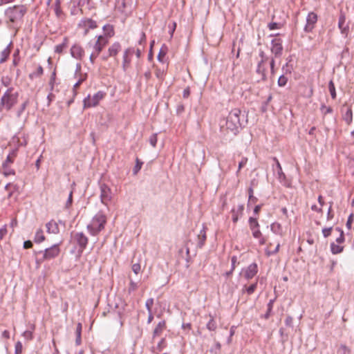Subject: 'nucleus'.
Here are the masks:
<instances>
[{
	"label": "nucleus",
	"instance_id": "f257e3e1",
	"mask_svg": "<svg viewBox=\"0 0 354 354\" xmlns=\"http://www.w3.org/2000/svg\"><path fill=\"white\" fill-rule=\"evenodd\" d=\"M247 122L245 113H242L239 109H234L229 113L225 125L227 129L231 131L236 136Z\"/></svg>",
	"mask_w": 354,
	"mask_h": 354
},
{
	"label": "nucleus",
	"instance_id": "f03ea898",
	"mask_svg": "<svg viewBox=\"0 0 354 354\" xmlns=\"http://www.w3.org/2000/svg\"><path fill=\"white\" fill-rule=\"evenodd\" d=\"M106 223V216L102 212H98L92 218L91 223L87 225V230L93 236H97L102 230Z\"/></svg>",
	"mask_w": 354,
	"mask_h": 354
},
{
	"label": "nucleus",
	"instance_id": "7ed1b4c3",
	"mask_svg": "<svg viewBox=\"0 0 354 354\" xmlns=\"http://www.w3.org/2000/svg\"><path fill=\"white\" fill-rule=\"evenodd\" d=\"M14 88L10 87L3 93L0 102V111L3 109L10 111L17 102L18 93H13Z\"/></svg>",
	"mask_w": 354,
	"mask_h": 354
},
{
	"label": "nucleus",
	"instance_id": "20e7f679",
	"mask_svg": "<svg viewBox=\"0 0 354 354\" xmlns=\"http://www.w3.org/2000/svg\"><path fill=\"white\" fill-rule=\"evenodd\" d=\"M26 11L24 6L17 5L8 8L5 10V15L8 18L10 22L15 24L23 19Z\"/></svg>",
	"mask_w": 354,
	"mask_h": 354
},
{
	"label": "nucleus",
	"instance_id": "39448f33",
	"mask_svg": "<svg viewBox=\"0 0 354 354\" xmlns=\"http://www.w3.org/2000/svg\"><path fill=\"white\" fill-rule=\"evenodd\" d=\"M36 254H42L43 257L41 259H37L36 262L37 263H41L46 260H50L55 257H57L60 253L59 244H54L50 248L45 249L44 251L40 250L39 252H35Z\"/></svg>",
	"mask_w": 354,
	"mask_h": 354
},
{
	"label": "nucleus",
	"instance_id": "423d86ee",
	"mask_svg": "<svg viewBox=\"0 0 354 354\" xmlns=\"http://www.w3.org/2000/svg\"><path fill=\"white\" fill-rule=\"evenodd\" d=\"M72 239L74 242L78 245V256L80 257L84 250L86 248L88 239L83 232H72Z\"/></svg>",
	"mask_w": 354,
	"mask_h": 354
},
{
	"label": "nucleus",
	"instance_id": "0eeeda50",
	"mask_svg": "<svg viewBox=\"0 0 354 354\" xmlns=\"http://www.w3.org/2000/svg\"><path fill=\"white\" fill-rule=\"evenodd\" d=\"M108 39L103 35H100L93 46L95 53L90 55L89 59L92 64H94L95 58L100 55L104 46L108 44Z\"/></svg>",
	"mask_w": 354,
	"mask_h": 354
},
{
	"label": "nucleus",
	"instance_id": "6e6552de",
	"mask_svg": "<svg viewBox=\"0 0 354 354\" xmlns=\"http://www.w3.org/2000/svg\"><path fill=\"white\" fill-rule=\"evenodd\" d=\"M106 95V93L104 91H99L96 93H95L92 97L88 95L84 100V107L89 108L96 106L100 101L102 100Z\"/></svg>",
	"mask_w": 354,
	"mask_h": 354
},
{
	"label": "nucleus",
	"instance_id": "1a4fd4ad",
	"mask_svg": "<svg viewBox=\"0 0 354 354\" xmlns=\"http://www.w3.org/2000/svg\"><path fill=\"white\" fill-rule=\"evenodd\" d=\"M100 201L101 203L106 206L108 205L109 202L112 200V192L111 188L105 183H100Z\"/></svg>",
	"mask_w": 354,
	"mask_h": 354
},
{
	"label": "nucleus",
	"instance_id": "9d476101",
	"mask_svg": "<svg viewBox=\"0 0 354 354\" xmlns=\"http://www.w3.org/2000/svg\"><path fill=\"white\" fill-rule=\"evenodd\" d=\"M133 0H116L115 7L121 12H130L133 8Z\"/></svg>",
	"mask_w": 354,
	"mask_h": 354
},
{
	"label": "nucleus",
	"instance_id": "9b49d317",
	"mask_svg": "<svg viewBox=\"0 0 354 354\" xmlns=\"http://www.w3.org/2000/svg\"><path fill=\"white\" fill-rule=\"evenodd\" d=\"M271 52L275 57H279L282 55L283 46L281 39H274L271 41Z\"/></svg>",
	"mask_w": 354,
	"mask_h": 354
},
{
	"label": "nucleus",
	"instance_id": "f8f14e48",
	"mask_svg": "<svg viewBox=\"0 0 354 354\" xmlns=\"http://www.w3.org/2000/svg\"><path fill=\"white\" fill-rule=\"evenodd\" d=\"M317 21V15L313 12H310L306 18V24L304 27L306 32H310L315 27V24Z\"/></svg>",
	"mask_w": 354,
	"mask_h": 354
},
{
	"label": "nucleus",
	"instance_id": "ddd939ff",
	"mask_svg": "<svg viewBox=\"0 0 354 354\" xmlns=\"http://www.w3.org/2000/svg\"><path fill=\"white\" fill-rule=\"evenodd\" d=\"M248 223L250 225V230L252 231V235L255 239H259L261 237L262 234L259 230V224L257 218L250 217L248 219Z\"/></svg>",
	"mask_w": 354,
	"mask_h": 354
},
{
	"label": "nucleus",
	"instance_id": "4468645a",
	"mask_svg": "<svg viewBox=\"0 0 354 354\" xmlns=\"http://www.w3.org/2000/svg\"><path fill=\"white\" fill-rule=\"evenodd\" d=\"M71 55L73 57L81 60L84 56V50L79 44H74L71 48Z\"/></svg>",
	"mask_w": 354,
	"mask_h": 354
},
{
	"label": "nucleus",
	"instance_id": "2eb2a0df",
	"mask_svg": "<svg viewBox=\"0 0 354 354\" xmlns=\"http://www.w3.org/2000/svg\"><path fill=\"white\" fill-rule=\"evenodd\" d=\"M258 272V267L256 263H251L245 270L244 277L247 279L253 278Z\"/></svg>",
	"mask_w": 354,
	"mask_h": 354
},
{
	"label": "nucleus",
	"instance_id": "dca6fc26",
	"mask_svg": "<svg viewBox=\"0 0 354 354\" xmlns=\"http://www.w3.org/2000/svg\"><path fill=\"white\" fill-rule=\"evenodd\" d=\"M244 210V205L241 204L239 205L237 209L235 208H232L231 210V213L232 214V221L236 223L239 218V216H242Z\"/></svg>",
	"mask_w": 354,
	"mask_h": 354
},
{
	"label": "nucleus",
	"instance_id": "f3484780",
	"mask_svg": "<svg viewBox=\"0 0 354 354\" xmlns=\"http://www.w3.org/2000/svg\"><path fill=\"white\" fill-rule=\"evenodd\" d=\"M346 17L344 14H341L339 17L338 27L341 30V33L347 35L348 31V26H345Z\"/></svg>",
	"mask_w": 354,
	"mask_h": 354
},
{
	"label": "nucleus",
	"instance_id": "a211bd4d",
	"mask_svg": "<svg viewBox=\"0 0 354 354\" xmlns=\"http://www.w3.org/2000/svg\"><path fill=\"white\" fill-rule=\"evenodd\" d=\"M46 227L48 233L57 234L59 232L58 224L53 220L47 223Z\"/></svg>",
	"mask_w": 354,
	"mask_h": 354
},
{
	"label": "nucleus",
	"instance_id": "6ab92c4d",
	"mask_svg": "<svg viewBox=\"0 0 354 354\" xmlns=\"http://www.w3.org/2000/svg\"><path fill=\"white\" fill-rule=\"evenodd\" d=\"M165 328L166 322L165 320L160 322L153 331V339H154L157 336L160 335V334L165 329Z\"/></svg>",
	"mask_w": 354,
	"mask_h": 354
},
{
	"label": "nucleus",
	"instance_id": "aec40b11",
	"mask_svg": "<svg viewBox=\"0 0 354 354\" xmlns=\"http://www.w3.org/2000/svg\"><path fill=\"white\" fill-rule=\"evenodd\" d=\"M12 48V42L10 41V44L8 45V46L1 53V57L0 59V64H2L7 60V59L10 56Z\"/></svg>",
	"mask_w": 354,
	"mask_h": 354
},
{
	"label": "nucleus",
	"instance_id": "412c9836",
	"mask_svg": "<svg viewBox=\"0 0 354 354\" xmlns=\"http://www.w3.org/2000/svg\"><path fill=\"white\" fill-rule=\"evenodd\" d=\"M17 156V150H12L6 157V160L2 164V168H7L8 165L13 163L15 157Z\"/></svg>",
	"mask_w": 354,
	"mask_h": 354
},
{
	"label": "nucleus",
	"instance_id": "4be33fe9",
	"mask_svg": "<svg viewBox=\"0 0 354 354\" xmlns=\"http://www.w3.org/2000/svg\"><path fill=\"white\" fill-rule=\"evenodd\" d=\"M121 50V45L119 42L113 43L108 50L109 56H115Z\"/></svg>",
	"mask_w": 354,
	"mask_h": 354
},
{
	"label": "nucleus",
	"instance_id": "5701e85b",
	"mask_svg": "<svg viewBox=\"0 0 354 354\" xmlns=\"http://www.w3.org/2000/svg\"><path fill=\"white\" fill-rule=\"evenodd\" d=\"M248 207H249L252 204H254L257 202L258 198L254 196V191L252 187H250L248 189Z\"/></svg>",
	"mask_w": 354,
	"mask_h": 354
},
{
	"label": "nucleus",
	"instance_id": "b1692460",
	"mask_svg": "<svg viewBox=\"0 0 354 354\" xmlns=\"http://www.w3.org/2000/svg\"><path fill=\"white\" fill-rule=\"evenodd\" d=\"M45 236L41 229H38L35 233L34 241L37 243H41L45 240Z\"/></svg>",
	"mask_w": 354,
	"mask_h": 354
},
{
	"label": "nucleus",
	"instance_id": "393cba45",
	"mask_svg": "<svg viewBox=\"0 0 354 354\" xmlns=\"http://www.w3.org/2000/svg\"><path fill=\"white\" fill-rule=\"evenodd\" d=\"M84 26L87 27L88 28L86 29L84 34L86 35L88 29H94L97 28V23L95 21L91 19H87L84 21Z\"/></svg>",
	"mask_w": 354,
	"mask_h": 354
},
{
	"label": "nucleus",
	"instance_id": "a878e982",
	"mask_svg": "<svg viewBox=\"0 0 354 354\" xmlns=\"http://www.w3.org/2000/svg\"><path fill=\"white\" fill-rule=\"evenodd\" d=\"M263 63L259 62L256 70L257 73L261 75V80L265 81L266 80V69L263 67Z\"/></svg>",
	"mask_w": 354,
	"mask_h": 354
},
{
	"label": "nucleus",
	"instance_id": "bb28decb",
	"mask_svg": "<svg viewBox=\"0 0 354 354\" xmlns=\"http://www.w3.org/2000/svg\"><path fill=\"white\" fill-rule=\"evenodd\" d=\"M276 300V297H274V299H270L267 305V311L266 313V314L263 315V317L266 319H268L270 316V314L272 313V308H273V305H274V303Z\"/></svg>",
	"mask_w": 354,
	"mask_h": 354
},
{
	"label": "nucleus",
	"instance_id": "cd10ccee",
	"mask_svg": "<svg viewBox=\"0 0 354 354\" xmlns=\"http://www.w3.org/2000/svg\"><path fill=\"white\" fill-rule=\"evenodd\" d=\"M86 78H87L86 73H85V74L80 73L79 80L73 86V91H74L75 95L76 94V90L79 88L80 84L86 80Z\"/></svg>",
	"mask_w": 354,
	"mask_h": 354
},
{
	"label": "nucleus",
	"instance_id": "c85d7f7f",
	"mask_svg": "<svg viewBox=\"0 0 354 354\" xmlns=\"http://www.w3.org/2000/svg\"><path fill=\"white\" fill-rule=\"evenodd\" d=\"M167 346L166 339L165 338H162L160 341L158 342L156 348L152 347L151 352L155 353V350H158V351L160 352L162 350Z\"/></svg>",
	"mask_w": 354,
	"mask_h": 354
},
{
	"label": "nucleus",
	"instance_id": "c756f323",
	"mask_svg": "<svg viewBox=\"0 0 354 354\" xmlns=\"http://www.w3.org/2000/svg\"><path fill=\"white\" fill-rule=\"evenodd\" d=\"M81 333H82V324L78 323L76 328V339L75 343L77 345H80L82 342L81 340Z\"/></svg>",
	"mask_w": 354,
	"mask_h": 354
},
{
	"label": "nucleus",
	"instance_id": "7c9ffc66",
	"mask_svg": "<svg viewBox=\"0 0 354 354\" xmlns=\"http://www.w3.org/2000/svg\"><path fill=\"white\" fill-rule=\"evenodd\" d=\"M343 119L345 120V122L349 124L352 122L353 121V113H352V110L351 108L348 109V110L346 111V112L345 113V114L343 116Z\"/></svg>",
	"mask_w": 354,
	"mask_h": 354
},
{
	"label": "nucleus",
	"instance_id": "2f4dec72",
	"mask_svg": "<svg viewBox=\"0 0 354 354\" xmlns=\"http://www.w3.org/2000/svg\"><path fill=\"white\" fill-rule=\"evenodd\" d=\"M343 249H344L343 246L337 245L335 243H332L330 244V250H331L332 253L334 254L341 253L343 251Z\"/></svg>",
	"mask_w": 354,
	"mask_h": 354
},
{
	"label": "nucleus",
	"instance_id": "473e14b6",
	"mask_svg": "<svg viewBox=\"0 0 354 354\" xmlns=\"http://www.w3.org/2000/svg\"><path fill=\"white\" fill-rule=\"evenodd\" d=\"M143 165V162L140 160L138 158L136 159V165L133 168V174L136 175L142 168Z\"/></svg>",
	"mask_w": 354,
	"mask_h": 354
},
{
	"label": "nucleus",
	"instance_id": "72a5a7b5",
	"mask_svg": "<svg viewBox=\"0 0 354 354\" xmlns=\"http://www.w3.org/2000/svg\"><path fill=\"white\" fill-rule=\"evenodd\" d=\"M103 30L106 32V35L111 37L114 35V29L113 26L106 24L103 26Z\"/></svg>",
	"mask_w": 354,
	"mask_h": 354
},
{
	"label": "nucleus",
	"instance_id": "f704fd0d",
	"mask_svg": "<svg viewBox=\"0 0 354 354\" xmlns=\"http://www.w3.org/2000/svg\"><path fill=\"white\" fill-rule=\"evenodd\" d=\"M328 90H329L330 94L331 95V97L333 99H335L337 95H336L335 84L333 80H330L328 82Z\"/></svg>",
	"mask_w": 354,
	"mask_h": 354
},
{
	"label": "nucleus",
	"instance_id": "c9c22d12",
	"mask_svg": "<svg viewBox=\"0 0 354 354\" xmlns=\"http://www.w3.org/2000/svg\"><path fill=\"white\" fill-rule=\"evenodd\" d=\"M198 242L197 243V246L198 248H201L204 245L205 240H206L205 232L203 233L201 231V234L198 236Z\"/></svg>",
	"mask_w": 354,
	"mask_h": 354
},
{
	"label": "nucleus",
	"instance_id": "e433bc0d",
	"mask_svg": "<svg viewBox=\"0 0 354 354\" xmlns=\"http://www.w3.org/2000/svg\"><path fill=\"white\" fill-rule=\"evenodd\" d=\"M209 317H210V319L209 320V322L207 324V328L209 330L214 331L216 328V323L214 321L213 317H212L211 315H209Z\"/></svg>",
	"mask_w": 354,
	"mask_h": 354
},
{
	"label": "nucleus",
	"instance_id": "4c0bfd02",
	"mask_svg": "<svg viewBox=\"0 0 354 354\" xmlns=\"http://www.w3.org/2000/svg\"><path fill=\"white\" fill-rule=\"evenodd\" d=\"M274 160L277 162V167L278 169L277 173H278L279 178L280 180L285 179L286 178V175H285V174L282 171V168H281V166L279 162L278 161V160L276 158H274Z\"/></svg>",
	"mask_w": 354,
	"mask_h": 354
},
{
	"label": "nucleus",
	"instance_id": "58836bf2",
	"mask_svg": "<svg viewBox=\"0 0 354 354\" xmlns=\"http://www.w3.org/2000/svg\"><path fill=\"white\" fill-rule=\"evenodd\" d=\"M44 73V69L42 68L41 66H39L37 71L32 73H30L29 75V77L30 79H32L34 76H37V77H40L43 75Z\"/></svg>",
	"mask_w": 354,
	"mask_h": 354
},
{
	"label": "nucleus",
	"instance_id": "ea45409f",
	"mask_svg": "<svg viewBox=\"0 0 354 354\" xmlns=\"http://www.w3.org/2000/svg\"><path fill=\"white\" fill-rule=\"evenodd\" d=\"M288 82V77L284 75H281L277 81L278 86L280 87L285 86Z\"/></svg>",
	"mask_w": 354,
	"mask_h": 354
},
{
	"label": "nucleus",
	"instance_id": "a19ab883",
	"mask_svg": "<svg viewBox=\"0 0 354 354\" xmlns=\"http://www.w3.org/2000/svg\"><path fill=\"white\" fill-rule=\"evenodd\" d=\"M55 78H56V71H55V69L54 71L51 74V76H50V81H49V85H50V91H53V88H54V84H55Z\"/></svg>",
	"mask_w": 354,
	"mask_h": 354
},
{
	"label": "nucleus",
	"instance_id": "79ce46f5",
	"mask_svg": "<svg viewBox=\"0 0 354 354\" xmlns=\"http://www.w3.org/2000/svg\"><path fill=\"white\" fill-rule=\"evenodd\" d=\"M282 70L285 71L286 74H290L293 71V66L287 62L282 68Z\"/></svg>",
	"mask_w": 354,
	"mask_h": 354
},
{
	"label": "nucleus",
	"instance_id": "37998d69",
	"mask_svg": "<svg viewBox=\"0 0 354 354\" xmlns=\"http://www.w3.org/2000/svg\"><path fill=\"white\" fill-rule=\"evenodd\" d=\"M3 169V174L5 176H8L10 175H15V171L11 168L9 167V165H8L7 168H2Z\"/></svg>",
	"mask_w": 354,
	"mask_h": 354
},
{
	"label": "nucleus",
	"instance_id": "c03bdc74",
	"mask_svg": "<svg viewBox=\"0 0 354 354\" xmlns=\"http://www.w3.org/2000/svg\"><path fill=\"white\" fill-rule=\"evenodd\" d=\"M28 104V101H25L21 105V107L20 109L17 111V116L18 118H19L21 116V115L22 114V113L24 112V111L26 109L27 105Z\"/></svg>",
	"mask_w": 354,
	"mask_h": 354
},
{
	"label": "nucleus",
	"instance_id": "a18cd8bd",
	"mask_svg": "<svg viewBox=\"0 0 354 354\" xmlns=\"http://www.w3.org/2000/svg\"><path fill=\"white\" fill-rule=\"evenodd\" d=\"M131 63V59L127 56H123V64H122V68L123 70L125 71L127 70V68L129 66V65Z\"/></svg>",
	"mask_w": 354,
	"mask_h": 354
},
{
	"label": "nucleus",
	"instance_id": "49530a36",
	"mask_svg": "<svg viewBox=\"0 0 354 354\" xmlns=\"http://www.w3.org/2000/svg\"><path fill=\"white\" fill-rule=\"evenodd\" d=\"M257 282L251 284L246 289V291H247L248 294V295H252L255 291V290L257 289Z\"/></svg>",
	"mask_w": 354,
	"mask_h": 354
},
{
	"label": "nucleus",
	"instance_id": "de8ad7c7",
	"mask_svg": "<svg viewBox=\"0 0 354 354\" xmlns=\"http://www.w3.org/2000/svg\"><path fill=\"white\" fill-rule=\"evenodd\" d=\"M333 227H325L322 229V234L325 238L328 237L331 234Z\"/></svg>",
	"mask_w": 354,
	"mask_h": 354
},
{
	"label": "nucleus",
	"instance_id": "09e8293b",
	"mask_svg": "<svg viewBox=\"0 0 354 354\" xmlns=\"http://www.w3.org/2000/svg\"><path fill=\"white\" fill-rule=\"evenodd\" d=\"M22 344L21 342H17L16 344H15V354H21L22 353Z\"/></svg>",
	"mask_w": 354,
	"mask_h": 354
},
{
	"label": "nucleus",
	"instance_id": "8fccbe9b",
	"mask_svg": "<svg viewBox=\"0 0 354 354\" xmlns=\"http://www.w3.org/2000/svg\"><path fill=\"white\" fill-rule=\"evenodd\" d=\"M153 304V299L149 298L147 300L145 303L146 308L147 309L148 312H151V307Z\"/></svg>",
	"mask_w": 354,
	"mask_h": 354
},
{
	"label": "nucleus",
	"instance_id": "3c124183",
	"mask_svg": "<svg viewBox=\"0 0 354 354\" xmlns=\"http://www.w3.org/2000/svg\"><path fill=\"white\" fill-rule=\"evenodd\" d=\"M157 134L156 133H154L153 135H151L149 138V142L151 144V145L153 147H156V143H157Z\"/></svg>",
	"mask_w": 354,
	"mask_h": 354
},
{
	"label": "nucleus",
	"instance_id": "603ef678",
	"mask_svg": "<svg viewBox=\"0 0 354 354\" xmlns=\"http://www.w3.org/2000/svg\"><path fill=\"white\" fill-rule=\"evenodd\" d=\"M132 270L135 274H138L140 272L141 266L140 264L138 263H135L132 265Z\"/></svg>",
	"mask_w": 354,
	"mask_h": 354
},
{
	"label": "nucleus",
	"instance_id": "864d4df0",
	"mask_svg": "<svg viewBox=\"0 0 354 354\" xmlns=\"http://www.w3.org/2000/svg\"><path fill=\"white\" fill-rule=\"evenodd\" d=\"M60 4H61L60 0H55V12L57 15H59V14L61 12Z\"/></svg>",
	"mask_w": 354,
	"mask_h": 354
},
{
	"label": "nucleus",
	"instance_id": "5fc2aeb1",
	"mask_svg": "<svg viewBox=\"0 0 354 354\" xmlns=\"http://www.w3.org/2000/svg\"><path fill=\"white\" fill-rule=\"evenodd\" d=\"M73 203V191H71L68 195V200L66 203V208H69Z\"/></svg>",
	"mask_w": 354,
	"mask_h": 354
},
{
	"label": "nucleus",
	"instance_id": "6e6d98bb",
	"mask_svg": "<svg viewBox=\"0 0 354 354\" xmlns=\"http://www.w3.org/2000/svg\"><path fill=\"white\" fill-rule=\"evenodd\" d=\"M321 110L323 111L324 114L326 115L327 113H330L333 112V109L330 106H326L323 104L321 107Z\"/></svg>",
	"mask_w": 354,
	"mask_h": 354
},
{
	"label": "nucleus",
	"instance_id": "4d7b16f0",
	"mask_svg": "<svg viewBox=\"0 0 354 354\" xmlns=\"http://www.w3.org/2000/svg\"><path fill=\"white\" fill-rule=\"evenodd\" d=\"M292 322H293L292 317L291 316L288 315L286 317V318L285 319V324L286 326L292 328L293 327Z\"/></svg>",
	"mask_w": 354,
	"mask_h": 354
},
{
	"label": "nucleus",
	"instance_id": "13d9d810",
	"mask_svg": "<svg viewBox=\"0 0 354 354\" xmlns=\"http://www.w3.org/2000/svg\"><path fill=\"white\" fill-rule=\"evenodd\" d=\"M353 222V214H351L347 219L346 226V227L350 230L351 228L352 223Z\"/></svg>",
	"mask_w": 354,
	"mask_h": 354
},
{
	"label": "nucleus",
	"instance_id": "bf43d9fd",
	"mask_svg": "<svg viewBox=\"0 0 354 354\" xmlns=\"http://www.w3.org/2000/svg\"><path fill=\"white\" fill-rule=\"evenodd\" d=\"M270 30H275L281 28V24L277 22H271L268 24Z\"/></svg>",
	"mask_w": 354,
	"mask_h": 354
},
{
	"label": "nucleus",
	"instance_id": "052dcab7",
	"mask_svg": "<svg viewBox=\"0 0 354 354\" xmlns=\"http://www.w3.org/2000/svg\"><path fill=\"white\" fill-rule=\"evenodd\" d=\"M330 207L328 208V212H327V220H331L334 217V214L333 212L332 209V204L333 202L330 203Z\"/></svg>",
	"mask_w": 354,
	"mask_h": 354
},
{
	"label": "nucleus",
	"instance_id": "680f3d73",
	"mask_svg": "<svg viewBox=\"0 0 354 354\" xmlns=\"http://www.w3.org/2000/svg\"><path fill=\"white\" fill-rule=\"evenodd\" d=\"M66 47H65V44H61L59 45H57L55 46V52L57 53H62L64 50V49H65Z\"/></svg>",
	"mask_w": 354,
	"mask_h": 354
},
{
	"label": "nucleus",
	"instance_id": "e2e57ef3",
	"mask_svg": "<svg viewBox=\"0 0 354 354\" xmlns=\"http://www.w3.org/2000/svg\"><path fill=\"white\" fill-rule=\"evenodd\" d=\"M23 336L26 339H32V337H33V335H32V333L30 330H26L23 333Z\"/></svg>",
	"mask_w": 354,
	"mask_h": 354
},
{
	"label": "nucleus",
	"instance_id": "0e129e2a",
	"mask_svg": "<svg viewBox=\"0 0 354 354\" xmlns=\"http://www.w3.org/2000/svg\"><path fill=\"white\" fill-rule=\"evenodd\" d=\"M137 288H138L137 283H135L133 281L131 280L130 283H129V292L134 291L137 289Z\"/></svg>",
	"mask_w": 354,
	"mask_h": 354
},
{
	"label": "nucleus",
	"instance_id": "69168bd1",
	"mask_svg": "<svg viewBox=\"0 0 354 354\" xmlns=\"http://www.w3.org/2000/svg\"><path fill=\"white\" fill-rule=\"evenodd\" d=\"M135 53V50L133 48H128L124 53L123 56H127L129 57V55H131Z\"/></svg>",
	"mask_w": 354,
	"mask_h": 354
},
{
	"label": "nucleus",
	"instance_id": "338daca9",
	"mask_svg": "<svg viewBox=\"0 0 354 354\" xmlns=\"http://www.w3.org/2000/svg\"><path fill=\"white\" fill-rule=\"evenodd\" d=\"M11 187H12V189H14V190H17L18 189V186L17 185H14V184L10 183H9L6 185L5 189L7 190V191H9Z\"/></svg>",
	"mask_w": 354,
	"mask_h": 354
},
{
	"label": "nucleus",
	"instance_id": "774afa93",
	"mask_svg": "<svg viewBox=\"0 0 354 354\" xmlns=\"http://www.w3.org/2000/svg\"><path fill=\"white\" fill-rule=\"evenodd\" d=\"M33 246V243L30 240H28V241H25L24 242V249H29V248H32Z\"/></svg>",
	"mask_w": 354,
	"mask_h": 354
}]
</instances>
